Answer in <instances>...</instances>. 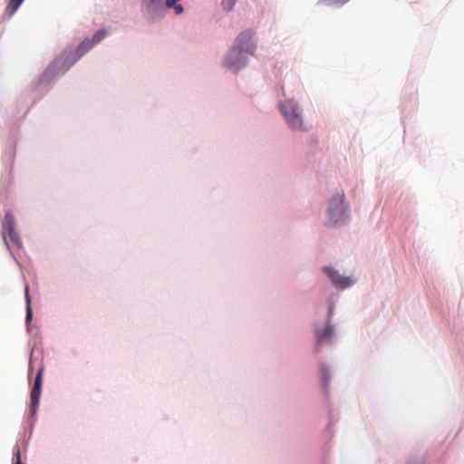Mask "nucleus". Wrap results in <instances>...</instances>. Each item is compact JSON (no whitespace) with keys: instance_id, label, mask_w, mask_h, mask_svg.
<instances>
[{"instance_id":"1","label":"nucleus","mask_w":464,"mask_h":464,"mask_svg":"<svg viewBox=\"0 0 464 464\" xmlns=\"http://www.w3.org/2000/svg\"><path fill=\"white\" fill-rule=\"evenodd\" d=\"M253 33L244 31L238 34L225 60V66L237 72L246 63V55H253L256 45L252 41Z\"/></svg>"},{"instance_id":"2","label":"nucleus","mask_w":464,"mask_h":464,"mask_svg":"<svg viewBox=\"0 0 464 464\" xmlns=\"http://www.w3.org/2000/svg\"><path fill=\"white\" fill-rule=\"evenodd\" d=\"M280 110L291 128L296 130L303 129L301 109L294 100H287L281 103Z\"/></svg>"},{"instance_id":"3","label":"nucleus","mask_w":464,"mask_h":464,"mask_svg":"<svg viewBox=\"0 0 464 464\" xmlns=\"http://www.w3.org/2000/svg\"><path fill=\"white\" fill-rule=\"evenodd\" d=\"M344 194L334 198L329 205L330 219L336 223L344 213Z\"/></svg>"},{"instance_id":"4","label":"nucleus","mask_w":464,"mask_h":464,"mask_svg":"<svg viewBox=\"0 0 464 464\" xmlns=\"http://www.w3.org/2000/svg\"><path fill=\"white\" fill-rule=\"evenodd\" d=\"M43 373H44V367L41 366V368L39 369V371L36 374V377L34 380V384L31 391V404H32L31 407H32L33 413L35 412L37 407L39 406L41 389H42V383H43Z\"/></svg>"},{"instance_id":"5","label":"nucleus","mask_w":464,"mask_h":464,"mask_svg":"<svg viewBox=\"0 0 464 464\" xmlns=\"http://www.w3.org/2000/svg\"><path fill=\"white\" fill-rule=\"evenodd\" d=\"M324 271L327 274V276L331 278L333 284L338 287L344 289L348 286V278L342 276L338 271H335L332 267L325 266Z\"/></svg>"},{"instance_id":"6","label":"nucleus","mask_w":464,"mask_h":464,"mask_svg":"<svg viewBox=\"0 0 464 464\" xmlns=\"http://www.w3.org/2000/svg\"><path fill=\"white\" fill-rule=\"evenodd\" d=\"M24 297H25V302H26L25 320L27 323H30L33 320V310H32V306H31V297L29 295V286L28 285H25Z\"/></svg>"},{"instance_id":"7","label":"nucleus","mask_w":464,"mask_h":464,"mask_svg":"<svg viewBox=\"0 0 464 464\" xmlns=\"http://www.w3.org/2000/svg\"><path fill=\"white\" fill-rule=\"evenodd\" d=\"M95 44H96L94 43L93 39H85L84 41H82L77 50L78 57L83 55L88 50H90Z\"/></svg>"},{"instance_id":"8","label":"nucleus","mask_w":464,"mask_h":464,"mask_svg":"<svg viewBox=\"0 0 464 464\" xmlns=\"http://www.w3.org/2000/svg\"><path fill=\"white\" fill-rule=\"evenodd\" d=\"M95 44H96L94 43L93 39H85L84 41H82L77 50L78 57L83 55L88 50H90Z\"/></svg>"},{"instance_id":"9","label":"nucleus","mask_w":464,"mask_h":464,"mask_svg":"<svg viewBox=\"0 0 464 464\" xmlns=\"http://www.w3.org/2000/svg\"><path fill=\"white\" fill-rule=\"evenodd\" d=\"M180 0H165L163 1L162 8H173L176 14H181L183 12L182 5L179 3Z\"/></svg>"},{"instance_id":"10","label":"nucleus","mask_w":464,"mask_h":464,"mask_svg":"<svg viewBox=\"0 0 464 464\" xmlns=\"http://www.w3.org/2000/svg\"><path fill=\"white\" fill-rule=\"evenodd\" d=\"M164 0H143V4L148 11L162 9Z\"/></svg>"},{"instance_id":"11","label":"nucleus","mask_w":464,"mask_h":464,"mask_svg":"<svg viewBox=\"0 0 464 464\" xmlns=\"http://www.w3.org/2000/svg\"><path fill=\"white\" fill-rule=\"evenodd\" d=\"M316 335H317V343L320 344V343L325 342L326 340L331 339V337L333 335V330L329 325H327L324 332L317 333Z\"/></svg>"},{"instance_id":"12","label":"nucleus","mask_w":464,"mask_h":464,"mask_svg":"<svg viewBox=\"0 0 464 464\" xmlns=\"http://www.w3.org/2000/svg\"><path fill=\"white\" fill-rule=\"evenodd\" d=\"M24 0H8V4L6 6V12L9 14V15H13L19 6L22 5Z\"/></svg>"},{"instance_id":"13","label":"nucleus","mask_w":464,"mask_h":464,"mask_svg":"<svg viewBox=\"0 0 464 464\" xmlns=\"http://www.w3.org/2000/svg\"><path fill=\"white\" fill-rule=\"evenodd\" d=\"M5 227L6 230L14 228V218L10 212L6 213L5 216Z\"/></svg>"},{"instance_id":"14","label":"nucleus","mask_w":464,"mask_h":464,"mask_svg":"<svg viewBox=\"0 0 464 464\" xmlns=\"http://www.w3.org/2000/svg\"><path fill=\"white\" fill-rule=\"evenodd\" d=\"M6 231H7V234H8V237H9L10 240L14 245H16L17 246L20 247L21 246V241H20L19 236L14 231V228H12V230H6Z\"/></svg>"},{"instance_id":"15","label":"nucleus","mask_w":464,"mask_h":464,"mask_svg":"<svg viewBox=\"0 0 464 464\" xmlns=\"http://www.w3.org/2000/svg\"><path fill=\"white\" fill-rule=\"evenodd\" d=\"M235 4L236 0H222V6L227 11H230Z\"/></svg>"},{"instance_id":"16","label":"nucleus","mask_w":464,"mask_h":464,"mask_svg":"<svg viewBox=\"0 0 464 464\" xmlns=\"http://www.w3.org/2000/svg\"><path fill=\"white\" fill-rule=\"evenodd\" d=\"M106 35V31L104 29L98 31L92 37L95 44L99 43L102 39Z\"/></svg>"},{"instance_id":"17","label":"nucleus","mask_w":464,"mask_h":464,"mask_svg":"<svg viewBox=\"0 0 464 464\" xmlns=\"http://www.w3.org/2000/svg\"><path fill=\"white\" fill-rule=\"evenodd\" d=\"M327 5H344L347 0H323Z\"/></svg>"},{"instance_id":"18","label":"nucleus","mask_w":464,"mask_h":464,"mask_svg":"<svg viewBox=\"0 0 464 464\" xmlns=\"http://www.w3.org/2000/svg\"><path fill=\"white\" fill-rule=\"evenodd\" d=\"M14 455H15V464H22L21 453H20V450L18 448L16 449Z\"/></svg>"},{"instance_id":"19","label":"nucleus","mask_w":464,"mask_h":464,"mask_svg":"<svg viewBox=\"0 0 464 464\" xmlns=\"http://www.w3.org/2000/svg\"><path fill=\"white\" fill-rule=\"evenodd\" d=\"M34 369V360L31 358L29 362V375L32 373Z\"/></svg>"},{"instance_id":"20","label":"nucleus","mask_w":464,"mask_h":464,"mask_svg":"<svg viewBox=\"0 0 464 464\" xmlns=\"http://www.w3.org/2000/svg\"><path fill=\"white\" fill-rule=\"evenodd\" d=\"M322 379H323V381L324 382V380H325V373H324V371L322 372Z\"/></svg>"}]
</instances>
